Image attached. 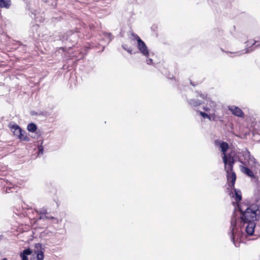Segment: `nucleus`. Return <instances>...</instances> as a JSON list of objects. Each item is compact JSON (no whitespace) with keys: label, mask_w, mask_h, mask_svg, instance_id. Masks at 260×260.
Here are the masks:
<instances>
[{"label":"nucleus","mask_w":260,"mask_h":260,"mask_svg":"<svg viewBox=\"0 0 260 260\" xmlns=\"http://www.w3.org/2000/svg\"><path fill=\"white\" fill-rule=\"evenodd\" d=\"M240 212V218L241 222L245 226L247 235L252 236L254 232L255 221L260 218V210L256 204L246 206L244 209L241 205H237V210Z\"/></svg>","instance_id":"f257e3e1"},{"label":"nucleus","mask_w":260,"mask_h":260,"mask_svg":"<svg viewBox=\"0 0 260 260\" xmlns=\"http://www.w3.org/2000/svg\"><path fill=\"white\" fill-rule=\"evenodd\" d=\"M229 147V144L225 142H222L220 144V148L222 152V158L224 164V169L227 174V179L230 180V178H231V185L232 186H234L236 180V175L235 173L233 171L235 160L231 155L226 154Z\"/></svg>","instance_id":"f03ea898"},{"label":"nucleus","mask_w":260,"mask_h":260,"mask_svg":"<svg viewBox=\"0 0 260 260\" xmlns=\"http://www.w3.org/2000/svg\"><path fill=\"white\" fill-rule=\"evenodd\" d=\"M236 222L237 218L233 216L231 219V227L229 234L235 247H239L244 234L242 232L241 229L237 226Z\"/></svg>","instance_id":"7ed1b4c3"},{"label":"nucleus","mask_w":260,"mask_h":260,"mask_svg":"<svg viewBox=\"0 0 260 260\" xmlns=\"http://www.w3.org/2000/svg\"><path fill=\"white\" fill-rule=\"evenodd\" d=\"M239 161L243 165L248 166L251 168L255 167L257 163L256 159L247 149L242 150L239 153Z\"/></svg>","instance_id":"20e7f679"},{"label":"nucleus","mask_w":260,"mask_h":260,"mask_svg":"<svg viewBox=\"0 0 260 260\" xmlns=\"http://www.w3.org/2000/svg\"><path fill=\"white\" fill-rule=\"evenodd\" d=\"M196 93H197V96H199L206 101V106L203 107V110L209 113L211 112L212 113H215L216 111V103L208 97L207 94L200 93L198 91H197Z\"/></svg>","instance_id":"39448f33"},{"label":"nucleus","mask_w":260,"mask_h":260,"mask_svg":"<svg viewBox=\"0 0 260 260\" xmlns=\"http://www.w3.org/2000/svg\"><path fill=\"white\" fill-rule=\"evenodd\" d=\"M9 127L13 132L14 135L21 141H29V138L26 136L24 131H23L21 127L16 124L10 123Z\"/></svg>","instance_id":"423d86ee"},{"label":"nucleus","mask_w":260,"mask_h":260,"mask_svg":"<svg viewBox=\"0 0 260 260\" xmlns=\"http://www.w3.org/2000/svg\"><path fill=\"white\" fill-rule=\"evenodd\" d=\"M231 180V178L230 180L228 179V181L230 182L229 184V186L233 188V190L230 191V195L235 200V202H233V204L235 207V210L236 211L237 205H240L239 202L242 200V193L240 190L235 188L234 185L232 186Z\"/></svg>","instance_id":"0eeeda50"},{"label":"nucleus","mask_w":260,"mask_h":260,"mask_svg":"<svg viewBox=\"0 0 260 260\" xmlns=\"http://www.w3.org/2000/svg\"><path fill=\"white\" fill-rule=\"evenodd\" d=\"M257 41L255 40H251L245 42L246 44V48L244 50L237 51V52H227V53H229L230 54H234L235 55L234 56H239L242 54H244L245 53H249L253 51V49L251 48V47L254 45H255V47H257L260 46V44H256Z\"/></svg>","instance_id":"6e6552de"},{"label":"nucleus","mask_w":260,"mask_h":260,"mask_svg":"<svg viewBox=\"0 0 260 260\" xmlns=\"http://www.w3.org/2000/svg\"><path fill=\"white\" fill-rule=\"evenodd\" d=\"M78 39V35L77 32L72 31H68L62 37V41H69L72 43H76Z\"/></svg>","instance_id":"1a4fd4ad"},{"label":"nucleus","mask_w":260,"mask_h":260,"mask_svg":"<svg viewBox=\"0 0 260 260\" xmlns=\"http://www.w3.org/2000/svg\"><path fill=\"white\" fill-rule=\"evenodd\" d=\"M137 48L140 53L145 57L148 58L150 56V51L142 40H139L137 42Z\"/></svg>","instance_id":"9d476101"},{"label":"nucleus","mask_w":260,"mask_h":260,"mask_svg":"<svg viewBox=\"0 0 260 260\" xmlns=\"http://www.w3.org/2000/svg\"><path fill=\"white\" fill-rule=\"evenodd\" d=\"M229 110L234 115L239 117H243L244 114L242 110L238 107L235 106H231L229 107Z\"/></svg>","instance_id":"9b49d317"},{"label":"nucleus","mask_w":260,"mask_h":260,"mask_svg":"<svg viewBox=\"0 0 260 260\" xmlns=\"http://www.w3.org/2000/svg\"><path fill=\"white\" fill-rule=\"evenodd\" d=\"M42 244L40 243H36L35 244V253L37 255L36 260H44V252L41 250Z\"/></svg>","instance_id":"f8f14e48"},{"label":"nucleus","mask_w":260,"mask_h":260,"mask_svg":"<svg viewBox=\"0 0 260 260\" xmlns=\"http://www.w3.org/2000/svg\"><path fill=\"white\" fill-rule=\"evenodd\" d=\"M248 167V166H240L241 171L246 175L247 176L252 178H256L253 172Z\"/></svg>","instance_id":"ddd939ff"},{"label":"nucleus","mask_w":260,"mask_h":260,"mask_svg":"<svg viewBox=\"0 0 260 260\" xmlns=\"http://www.w3.org/2000/svg\"><path fill=\"white\" fill-rule=\"evenodd\" d=\"M200 115L204 118L208 119L210 120H216L217 118H219V117H217L215 115V113H210V115L207 113L200 111Z\"/></svg>","instance_id":"4468645a"},{"label":"nucleus","mask_w":260,"mask_h":260,"mask_svg":"<svg viewBox=\"0 0 260 260\" xmlns=\"http://www.w3.org/2000/svg\"><path fill=\"white\" fill-rule=\"evenodd\" d=\"M187 101L188 105L192 108H196L202 105L203 103V102L202 101L196 100L194 99L187 100Z\"/></svg>","instance_id":"2eb2a0df"},{"label":"nucleus","mask_w":260,"mask_h":260,"mask_svg":"<svg viewBox=\"0 0 260 260\" xmlns=\"http://www.w3.org/2000/svg\"><path fill=\"white\" fill-rule=\"evenodd\" d=\"M47 214H45L43 215H42L40 216L39 218L40 219H53L54 220V223H58L59 221V220L56 218H55L54 217L52 216H50L48 215H47Z\"/></svg>","instance_id":"dca6fc26"},{"label":"nucleus","mask_w":260,"mask_h":260,"mask_svg":"<svg viewBox=\"0 0 260 260\" xmlns=\"http://www.w3.org/2000/svg\"><path fill=\"white\" fill-rule=\"evenodd\" d=\"M27 129L29 132L34 133L37 129V126L34 123H30L27 125Z\"/></svg>","instance_id":"f3484780"},{"label":"nucleus","mask_w":260,"mask_h":260,"mask_svg":"<svg viewBox=\"0 0 260 260\" xmlns=\"http://www.w3.org/2000/svg\"><path fill=\"white\" fill-rule=\"evenodd\" d=\"M32 253V251L29 249H25L20 253V257H27L28 255H30Z\"/></svg>","instance_id":"a211bd4d"},{"label":"nucleus","mask_w":260,"mask_h":260,"mask_svg":"<svg viewBox=\"0 0 260 260\" xmlns=\"http://www.w3.org/2000/svg\"><path fill=\"white\" fill-rule=\"evenodd\" d=\"M10 0H0V7L8 8L10 5Z\"/></svg>","instance_id":"6ab92c4d"},{"label":"nucleus","mask_w":260,"mask_h":260,"mask_svg":"<svg viewBox=\"0 0 260 260\" xmlns=\"http://www.w3.org/2000/svg\"><path fill=\"white\" fill-rule=\"evenodd\" d=\"M131 38L133 40H136L137 42L139 40H142L137 35L134 34V32H132L131 34Z\"/></svg>","instance_id":"aec40b11"},{"label":"nucleus","mask_w":260,"mask_h":260,"mask_svg":"<svg viewBox=\"0 0 260 260\" xmlns=\"http://www.w3.org/2000/svg\"><path fill=\"white\" fill-rule=\"evenodd\" d=\"M122 47L124 50L126 51L129 53H130V54L133 53H132V51H133L131 47H128L127 45H126V44L122 45Z\"/></svg>","instance_id":"412c9836"},{"label":"nucleus","mask_w":260,"mask_h":260,"mask_svg":"<svg viewBox=\"0 0 260 260\" xmlns=\"http://www.w3.org/2000/svg\"><path fill=\"white\" fill-rule=\"evenodd\" d=\"M38 213L40 215V216L42 215L47 214V211L45 208H41L37 211Z\"/></svg>","instance_id":"4be33fe9"},{"label":"nucleus","mask_w":260,"mask_h":260,"mask_svg":"<svg viewBox=\"0 0 260 260\" xmlns=\"http://www.w3.org/2000/svg\"><path fill=\"white\" fill-rule=\"evenodd\" d=\"M148 59H146V63L147 64L150 65L153 63V60L151 58H147Z\"/></svg>","instance_id":"5701e85b"},{"label":"nucleus","mask_w":260,"mask_h":260,"mask_svg":"<svg viewBox=\"0 0 260 260\" xmlns=\"http://www.w3.org/2000/svg\"><path fill=\"white\" fill-rule=\"evenodd\" d=\"M43 146H41L39 148V154H43Z\"/></svg>","instance_id":"b1692460"},{"label":"nucleus","mask_w":260,"mask_h":260,"mask_svg":"<svg viewBox=\"0 0 260 260\" xmlns=\"http://www.w3.org/2000/svg\"><path fill=\"white\" fill-rule=\"evenodd\" d=\"M6 191L7 192H9V191L12 192V191L11 190V187H7L6 188Z\"/></svg>","instance_id":"393cba45"},{"label":"nucleus","mask_w":260,"mask_h":260,"mask_svg":"<svg viewBox=\"0 0 260 260\" xmlns=\"http://www.w3.org/2000/svg\"><path fill=\"white\" fill-rule=\"evenodd\" d=\"M21 258V260H28V258L27 257H20Z\"/></svg>","instance_id":"a878e982"},{"label":"nucleus","mask_w":260,"mask_h":260,"mask_svg":"<svg viewBox=\"0 0 260 260\" xmlns=\"http://www.w3.org/2000/svg\"><path fill=\"white\" fill-rule=\"evenodd\" d=\"M190 84H191L192 86H194L196 85H195L194 84H193L192 82H190Z\"/></svg>","instance_id":"bb28decb"},{"label":"nucleus","mask_w":260,"mask_h":260,"mask_svg":"<svg viewBox=\"0 0 260 260\" xmlns=\"http://www.w3.org/2000/svg\"><path fill=\"white\" fill-rule=\"evenodd\" d=\"M2 260H8L6 258H4L2 259Z\"/></svg>","instance_id":"cd10ccee"},{"label":"nucleus","mask_w":260,"mask_h":260,"mask_svg":"<svg viewBox=\"0 0 260 260\" xmlns=\"http://www.w3.org/2000/svg\"><path fill=\"white\" fill-rule=\"evenodd\" d=\"M221 50L222 51V52H225L223 49L221 48Z\"/></svg>","instance_id":"c85d7f7f"}]
</instances>
